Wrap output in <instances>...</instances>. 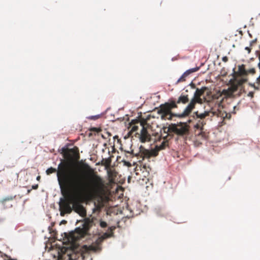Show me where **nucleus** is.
I'll return each instance as SVG.
<instances>
[{"mask_svg": "<svg viewBox=\"0 0 260 260\" xmlns=\"http://www.w3.org/2000/svg\"><path fill=\"white\" fill-rule=\"evenodd\" d=\"M58 167L57 180L63 196L58 203L60 216L63 217L74 210L80 216H85L86 210L79 202L81 193L84 192L90 197L103 194L105 188V181L87 164L83 165L85 172L89 174L87 181H84V176L79 172L70 170L68 162L60 164Z\"/></svg>", "mask_w": 260, "mask_h": 260, "instance_id": "f257e3e1", "label": "nucleus"}, {"mask_svg": "<svg viewBox=\"0 0 260 260\" xmlns=\"http://www.w3.org/2000/svg\"><path fill=\"white\" fill-rule=\"evenodd\" d=\"M189 102V98L188 94H184L182 93L177 99H170L168 102L161 104L158 108H157V113L160 115L162 120H172L173 117L183 118L186 116H181L182 114L173 113L172 110L178 108V104H186Z\"/></svg>", "mask_w": 260, "mask_h": 260, "instance_id": "f03ea898", "label": "nucleus"}, {"mask_svg": "<svg viewBox=\"0 0 260 260\" xmlns=\"http://www.w3.org/2000/svg\"><path fill=\"white\" fill-rule=\"evenodd\" d=\"M236 77H235L234 80L231 83V90L232 92H235L240 88L242 90L243 87L242 85L247 81L246 78H242V76H246L247 72L245 69V66L242 64L238 67V71L235 73Z\"/></svg>", "mask_w": 260, "mask_h": 260, "instance_id": "7ed1b4c3", "label": "nucleus"}, {"mask_svg": "<svg viewBox=\"0 0 260 260\" xmlns=\"http://www.w3.org/2000/svg\"><path fill=\"white\" fill-rule=\"evenodd\" d=\"M190 126L185 122H179L170 124L168 127V132L173 133L177 136L186 139L189 134Z\"/></svg>", "mask_w": 260, "mask_h": 260, "instance_id": "20e7f679", "label": "nucleus"}, {"mask_svg": "<svg viewBox=\"0 0 260 260\" xmlns=\"http://www.w3.org/2000/svg\"><path fill=\"white\" fill-rule=\"evenodd\" d=\"M99 249V243H95L89 246L84 245L81 247L75 248L74 249V251L82 256V259H84L86 254H89L91 252H96Z\"/></svg>", "mask_w": 260, "mask_h": 260, "instance_id": "39448f33", "label": "nucleus"}, {"mask_svg": "<svg viewBox=\"0 0 260 260\" xmlns=\"http://www.w3.org/2000/svg\"><path fill=\"white\" fill-rule=\"evenodd\" d=\"M168 141L164 139L161 144L159 145H156L154 149L151 150L144 149L143 151L144 157H146L148 159L151 156H155L157 155L159 151L165 149L167 146H168Z\"/></svg>", "mask_w": 260, "mask_h": 260, "instance_id": "423d86ee", "label": "nucleus"}, {"mask_svg": "<svg viewBox=\"0 0 260 260\" xmlns=\"http://www.w3.org/2000/svg\"><path fill=\"white\" fill-rule=\"evenodd\" d=\"M93 221L89 219H86L82 229H78L76 230L77 236H75V239H80L84 237L88 234V231L92 225Z\"/></svg>", "mask_w": 260, "mask_h": 260, "instance_id": "0eeeda50", "label": "nucleus"}, {"mask_svg": "<svg viewBox=\"0 0 260 260\" xmlns=\"http://www.w3.org/2000/svg\"><path fill=\"white\" fill-rule=\"evenodd\" d=\"M215 112L213 111V109L211 108L209 111H206L204 113H200L198 112H195V114L197 118L200 119L197 123L196 127L198 128L203 129V126L206 124L204 121V119L210 115V113H212L213 115H215Z\"/></svg>", "mask_w": 260, "mask_h": 260, "instance_id": "6e6552de", "label": "nucleus"}, {"mask_svg": "<svg viewBox=\"0 0 260 260\" xmlns=\"http://www.w3.org/2000/svg\"><path fill=\"white\" fill-rule=\"evenodd\" d=\"M202 103L203 100L201 97H193L184 110L181 116H188L194 108L195 105L197 103L202 104Z\"/></svg>", "mask_w": 260, "mask_h": 260, "instance_id": "1a4fd4ad", "label": "nucleus"}, {"mask_svg": "<svg viewBox=\"0 0 260 260\" xmlns=\"http://www.w3.org/2000/svg\"><path fill=\"white\" fill-rule=\"evenodd\" d=\"M142 129L140 131V133L139 135V138L141 143H146L150 142L151 139V135L148 133V131L146 127H144L142 124Z\"/></svg>", "mask_w": 260, "mask_h": 260, "instance_id": "9d476101", "label": "nucleus"}, {"mask_svg": "<svg viewBox=\"0 0 260 260\" xmlns=\"http://www.w3.org/2000/svg\"><path fill=\"white\" fill-rule=\"evenodd\" d=\"M64 155L69 158H75L78 159L79 158V149L77 147L71 149H68L64 153Z\"/></svg>", "mask_w": 260, "mask_h": 260, "instance_id": "9b49d317", "label": "nucleus"}, {"mask_svg": "<svg viewBox=\"0 0 260 260\" xmlns=\"http://www.w3.org/2000/svg\"><path fill=\"white\" fill-rule=\"evenodd\" d=\"M68 162L69 164V169L70 170H73L74 171H77L78 172H79L80 173H81L82 174V175L83 176V173L81 171H80L78 169H76L74 168L73 167V166L71 165V163L68 161H65V160H63V161H61V162L58 165V166H59V165L60 164H62V163H64V162ZM58 168H57V170L55 169V168H53L52 167H50L49 168H48L46 172V174L47 175H50L52 173H55V172H57V173H58Z\"/></svg>", "mask_w": 260, "mask_h": 260, "instance_id": "f8f14e48", "label": "nucleus"}, {"mask_svg": "<svg viewBox=\"0 0 260 260\" xmlns=\"http://www.w3.org/2000/svg\"><path fill=\"white\" fill-rule=\"evenodd\" d=\"M16 196H8L3 198L1 202L4 208H10L12 206V204H9V206L7 205V203L8 202H12L15 198Z\"/></svg>", "mask_w": 260, "mask_h": 260, "instance_id": "ddd939ff", "label": "nucleus"}, {"mask_svg": "<svg viewBox=\"0 0 260 260\" xmlns=\"http://www.w3.org/2000/svg\"><path fill=\"white\" fill-rule=\"evenodd\" d=\"M139 168L140 170L142 171V173H145L144 176H145L146 175H148L151 170L149 165H147L146 163L143 162L141 163Z\"/></svg>", "mask_w": 260, "mask_h": 260, "instance_id": "4468645a", "label": "nucleus"}, {"mask_svg": "<svg viewBox=\"0 0 260 260\" xmlns=\"http://www.w3.org/2000/svg\"><path fill=\"white\" fill-rule=\"evenodd\" d=\"M215 113V115H217L218 117H221L223 118V121L222 123L223 124H224V121L225 119H229L231 117L230 114L226 113L225 112H222L221 111L217 110V111H214Z\"/></svg>", "mask_w": 260, "mask_h": 260, "instance_id": "2eb2a0df", "label": "nucleus"}, {"mask_svg": "<svg viewBox=\"0 0 260 260\" xmlns=\"http://www.w3.org/2000/svg\"><path fill=\"white\" fill-rule=\"evenodd\" d=\"M206 87H202L201 89L197 88L194 94V97H201L205 92Z\"/></svg>", "mask_w": 260, "mask_h": 260, "instance_id": "dca6fc26", "label": "nucleus"}, {"mask_svg": "<svg viewBox=\"0 0 260 260\" xmlns=\"http://www.w3.org/2000/svg\"><path fill=\"white\" fill-rule=\"evenodd\" d=\"M108 174L110 180L112 181L114 177L116 176V172L115 171L109 170L108 171Z\"/></svg>", "mask_w": 260, "mask_h": 260, "instance_id": "f3484780", "label": "nucleus"}, {"mask_svg": "<svg viewBox=\"0 0 260 260\" xmlns=\"http://www.w3.org/2000/svg\"><path fill=\"white\" fill-rule=\"evenodd\" d=\"M199 69H200L199 67H196V68H194L190 69L187 70L185 72L188 76L189 74L198 71Z\"/></svg>", "mask_w": 260, "mask_h": 260, "instance_id": "a211bd4d", "label": "nucleus"}, {"mask_svg": "<svg viewBox=\"0 0 260 260\" xmlns=\"http://www.w3.org/2000/svg\"><path fill=\"white\" fill-rule=\"evenodd\" d=\"M188 75L184 72L182 75L177 80V83L184 82L186 80V78Z\"/></svg>", "mask_w": 260, "mask_h": 260, "instance_id": "6ab92c4d", "label": "nucleus"}, {"mask_svg": "<svg viewBox=\"0 0 260 260\" xmlns=\"http://www.w3.org/2000/svg\"><path fill=\"white\" fill-rule=\"evenodd\" d=\"M102 129L101 128H97V127H92L90 129V131L91 132H94L97 133H99V132H101Z\"/></svg>", "mask_w": 260, "mask_h": 260, "instance_id": "aec40b11", "label": "nucleus"}, {"mask_svg": "<svg viewBox=\"0 0 260 260\" xmlns=\"http://www.w3.org/2000/svg\"><path fill=\"white\" fill-rule=\"evenodd\" d=\"M246 72H247V75L248 74H254L255 73V70L254 68H252V69H250L249 70H246Z\"/></svg>", "mask_w": 260, "mask_h": 260, "instance_id": "412c9836", "label": "nucleus"}, {"mask_svg": "<svg viewBox=\"0 0 260 260\" xmlns=\"http://www.w3.org/2000/svg\"><path fill=\"white\" fill-rule=\"evenodd\" d=\"M259 49H260V45L259 46ZM256 55L258 57V59L259 60V63H258V67H260V50H257L255 52Z\"/></svg>", "mask_w": 260, "mask_h": 260, "instance_id": "4be33fe9", "label": "nucleus"}, {"mask_svg": "<svg viewBox=\"0 0 260 260\" xmlns=\"http://www.w3.org/2000/svg\"><path fill=\"white\" fill-rule=\"evenodd\" d=\"M100 226L103 228H105L107 227V224L105 221H100Z\"/></svg>", "mask_w": 260, "mask_h": 260, "instance_id": "5701e85b", "label": "nucleus"}, {"mask_svg": "<svg viewBox=\"0 0 260 260\" xmlns=\"http://www.w3.org/2000/svg\"><path fill=\"white\" fill-rule=\"evenodd\" d=\"M256 41L257 39H255L254 40L251 41L250 43V47H252L254 44H255L256 43Z\"/></svg>", "mask_w": 260, "mask_h": 260, "instance_id": "b1692460", "label": "nucleus"}, {"mask_svg": "<svg viewBox=\"0 0 260 260\" xmlns=\"http://www.w3.org/2000/svg\"><path fill=\"white\" fill-rule=\"evenodd\" d=\"M247 95H248V96L250 97L251 98H253V96H254V92H253V91H250V92H249L248 93Z\"/></svg>", "mask_w": 260, "mask_h": 260, "instance_id": "393cba45", "label": "nucleus"}, {"mask_svg": "<svg viewBox=\"0 0 260 260\" xmlns=\"http://www.w3.org/2000/svg\"><path fill=\"white\" fill-rule=\"evenodd\" d=\"M245 49L248 51V53H250L251 50V47H250V46L249 47H246Z\"/></svg>", "mask_w": 260, "mask_h": 260, "instance_id": "a878e982", "label": "nucleus"}, {"mask_svg": "<svg viewBox=\"0 0 260 260\" xmlns=\"http://www.w3.org/2000/svg\"><path fill=\"white\" fill-rule=\"evenodd\" d=\"M222 60L223 62H227L228 61V57L227 56H224L222 57Z\"/></svg>", "mask_w": 260, "mask_h": 260, "instance_id": "bb28decb", "label": "nucleus"}, {"mask_svg": "<svg viewBox=\"0 0 260 260\" xmlns=\"http://www.w3.org/2000/svg\"><path fill=\"white\" fill-rule=\"evenodd\" d=\"M138 128V127L137 126H133V127L132 128V131L135 132V131H137Z\"/></svg>", "mask_w": 260, "mask_h": 260, "instance_id": "cd10ccee", "label": "nucleus"}, {"mask_svg": "<svg viewBox=\"0 0 260 260\" xmlns=\"http://www.w3.org/2000/svg\"><path fill=\"white\" fill-rule=\"evenodd\" d=\"M38 188V185L36 184L32 186V188L34 189H37Z\"/></svg>", "mask_w": 260, "mask_h": 260, "instance_id": "c85d7f7f", "label": "nucleus"}, {"mask_svg": "<svg viewBox=\"0 0 260 260\" xmlns=\"http://www.w3.org/2000/svg\"><path fill=\"white\" fill-rule=\"evenodd\" d=\"M256 82L260 84V76L256 79Z\"/></svg>", "mask_w": 260, "mask_h": 260, "instance_id": "c756f323", "label": "nucleus"}, {"mask_svg": "<svg viewBox=\"0 0 260 260\" xmlns=\"http://www.w3.org/2000/svg\"><path fill=\"white\" fill-rule=\"evenodd\" d=\"M104 161H105V165H109L110 162H109V161H108V160L106 159V160H105Z\"/></svg>", "mask_w": 260, "mask_h": 260, "instance_id": "7c9ffc66", "label": "nucleus"}, {"mask_svg": "<svg viewBox=\"0 0 260 260\" xmlns=\"http://www.w3.org/2000/svg\"><path fill=\"white\" fill-rule=\"evenodd\" d=\"M249 85L250 86H252V87H255V85H254V84H252V83H249Z\"/></svg>", "mask_w": 260, "mask_h": 260, "instance_id": "2f4dec72", "label": "nucleus"}, {"mask_svg": "<svg viewBox=\"0 0 260 260\" xmlns=\"http://www.w3.org/2000/svg\"><path fill=\"white\" fill-rule=\"evenodd\" d=\"M110 229L111 232H112V231L115 229V227H113H113H111Z\"/></svg>", "mask_w": 260, "mask_h": 260, "instance_id": "473e14b6", "label": "nucleus"}, {"mask_svg": "<svg viewBox=\"0 0 260 260\" xmlns=\"http://www.w3.org/2000/svg\"><path fill=\"white\" fill-rule=\"evenodd\" d=\"M40 178H41V177H40V176H38V177H37V180H39L40 179Z\"/></svg>", "mask_w": 260, "mask_h": 260, "instance_id": "72a5a7b5", "label": "nucleus"}, {"mask_svg": "<svg viewBox=\"0 0 260 260\" xmlns=\"http://www.w3.org/2000/svg\"><path fill=\"white\" fill-rule=\"evenodd\" d=\"M255 89L258 90V88L255 86V87H253Z\"/></svg>", "mask_w": 260, "mask_h": 260, "instance_id": "f704fd0d", "label": "nucleus"}, {"mask_svg": "<svg viewBox=\"0 0 260 260\" xmlns=\"http://www.w3.org/2000/svg\"><path fill=\"white\" fill-rule=\"evenodd\" d=\"M118 137L117 136H115L114 137V139H118Z\"/></svg>", "mask_w": 260, "mask_h": 260, "instance_id": "c9c22d12", "label": "nucleus"}, {"mask_svg": "<svg viewBox=\"0 0 260 260\" xmlns=\"http://www.w3.org/2000/svg\"><path fill=\"white\" fill-rule=\"evenodd\" d=\"M70 260H74L72 258V256H71L70 257Z\"/></svg>", "mask_w": 260, "mask_h": 260, "instance_id": "e433bc0d", "label": "nucleus"}, {"mask_svg": "<svg viewBox=\"0 0 260 260\" xmlns=\"http://www.w3.org/2000/svg\"><path fill=\"white\" fill-rule=\"evenodd\" d=\"M9 204H12L11 202H8L7 203V205L9 206Z\"/></svg>", "mask_w": 260, "mask_h": 260, "instance_id": "4c0bfd02", "label": "nucleus"}, {"mask_svg": "<svg viewBox=\"0 0 260 260\" xmlns=\"http://www.w3.org/2000/svg\"><path fill=\"white\" fill-rule=\"evenodd\" d=\"M106 235V237H109V235H108L106 233L105 234Z\"/></svg>", "mask_w": 260, "mask_h": 260, "instance_id": "58836bf2", "label": "nucleus"}, {"mask_svg": "<svg viewBox=\"0 0 260 260\" xmlns=\"http://www.w3.org/2000/svg\"><path fill=\"white\" fill-rule=\"evenodd\" d=\"M30 191V190H28V192H29Z\"/></svg>", "mask_w": 260, "mask_h": 260, "instance_id": "ea45409f", "label": "nucleus"}]
</instances>
